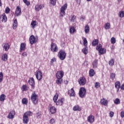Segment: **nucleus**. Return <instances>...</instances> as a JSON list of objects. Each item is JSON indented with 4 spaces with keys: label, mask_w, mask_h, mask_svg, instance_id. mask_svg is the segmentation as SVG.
Instances as JSON below:
<instances>
[{
    "label": "nucleus",
    "mask_w": 124,
    "mask_h": 124,
    "mask_svg": "<svg viewBox=\"0 0 124 124\" xmlns=\"http://www.w3.org/2000/svg\"><path fill=\"white\" fill-rule=\"evenodd\" d=\"M31 100L34 105H36L38 103V95L35 93V91H33L32 93Z\"/></svg>",
    "instance_id": "obj_1"
},
{
    "label": "nucleus",
    "mask_w": 124,
    "mask_h": 124,
    "mask_svg": "<svg viewBox=\"0 0 124 124\" xmlns=\"http://www.w3.org/2000/svg\"><path fill=\"white\" fill-rule=\"evenodd\" d=\"M87 93V90L84 87H81L79 89V91L78 93L79 96L81 98H84L86 96V93Z\"/></svg>",
    "instance_id": "obj_2"
},
{
    "label": "nucleus",
    "mask_w": 124,
    "mask_h": 124,
    "mask_svg": "<svg viewBox=\"0 0 124 124\" xmlns=\"http://www.w3.org/2000/svg\"><path fill=\"white\" fill-rule=\"evenodd\" d=\"M58 57L61 61H63L66 58V53L64 50L61 49L58 53Z\"/></svg>",
    "instance_id": "obj_3"
},
{
    "label": "nucleus",
    "mask_w": 124,
    "mask_h": 124,
    "mask_svg": "<svg viewBox=\"0 0 124 124\" xmlns=\"http://www.w3.org/2000/svg\"><path fill=\"white\" fill-rule=\"evenodd\" d=\"M28 83L30 86L31 87L32 90H34L35 88V81H34V79L33 78H31L30 80H28Z\"/></svg>",
    "instance_id": "obj_4"
},
{
    "label": "nucleus",
    "mask_w": 124,
    "mask_h": 124,
    "mask_svg": "<svg viewBox=\"0 0 124 124\" xmlns=\"http://www.w3.org/2000/svg\"><path fill=\"white\" fill-rule=\"evenodd\" d=\"M50 49L51 51L52 52H57V51L59 50L58 46H57V44L54 43H51Z\"/></svg>",
    "instance_id": "obj_5"
},
{
    "label": "nucleus",
    "mask_w": 124,
    "mask_h": 124,
    "mask_svg": "<svg viewBox=\"0 0 124 124\" xmlns=\"http://www.w3.org/2000/svg\"><path fill=\"white\" fill-rule=\"evenodd\" d=\"M66 8H67V3H65L61 8V15L63 16L64 14H65V10H66Z\"/></svg>",
    "instance_id": "obj_6"
},
{
    "label": "nucleus",
    "mask_w": 124,
    "mask_h": 124,
    "mask_svg": "<svg viewBox=\"0 0 124 124\" xmlns=\"http://www.w3.org/2000/svg\"><path fill=\"white\" fill-rule=\"evenodd\" d=\"M30 43L31 45L35 44L37 41H36V38L33 35H31L29 38Z\"/></svg>",
    "instance_id": "obj_7"
},
{
    "label": "nucleus",
    "mask_w": 124,
    "mask_h": 124,
    "mask_svg": "<svg viewBox=\"0 0 124 124\" xmlns=\"http://www.w3.org/2000/svg\"><path fill=\"white\" fill-rule=\"evenodd\" d=\"M36 72V78L37 79V80L40 81V80L42 79V72H41L40 71H37Z\"/></svg>",
    "instance_id": "obj_8"
},
{
    "label": "nucleus",
    "mask_w": 124,
    "mask_h": 124,
    "mask_svg": "<svg viewBox=\"0 0 124 124\" xmlns=\"http://www.w3.org/2000/svg\"><path fill=\"white\" fill-rule=\"evenodd\" d=\"M63 75H64V73L62 71H58L56 74L57 78H62L63 77Z\"/></svg>",
    "instance_id": "obj_9"
},
{
    "label": "nucleus",
    "mask_w": 124,
    "mask_h": 124,
    "mask_svg": "<svg viewBox=\"0 0 124 124\" xmlns=\"http://www.w3.org/2000/svg\"><path fill=\"white\" fill-rule=\"evenodd\" d=\"M78 83L79 85L84 86V85L86 84V78L84 77L80 78L78 80Z\"/></svg>",
    "instance_id": "obj_10"
},
{
    "label": "nucleus",
    "mask_w": 124,
    "mask_h": 124,
    "mask_svg": "<svg viewBox=\"0 0 124 124\" xmlns=\"http://www.w3.org/2000/svg\"><path fill=\"white\" fill-rule=\"evenodd\" d=\"M87 121L90 124H93L94 122V116L93 115H90L87 118Z\"/></svg>",
    "instance_id": "obj_11"
},
{
    "label": "nucleus",
    "mask_w": 124,
    "mask_h": 124,
    "mask_svg": "<svg viewBox=\"0 0 124 124\" xmlns=\"http://www.w3.org/2000/svg\"><path fill=\"white\" fill-rule=\"evenodd\" d=\"M0 19H2V22H3V23H6L7 21V16L4 13L0 16Z\"/></svg>",
    "instance_id": "obj_12"
},
{
    "label": "nucleus",
    "mask_w": 124,
    "mask_h": 124,
    "mask_svg": "<svg viewBox=\"0 0 124 124\" xmlns=\"http://www.w3.org/2000/svg\"><path fill=\"white\" fill-rule=\"evenodd\" d=\"M15 116V111L12 110L9 112V114L7 116L8 119H13Z\"/></svg>",
    "instance_id": "obj_13"
},
{
    "label": "nucleus",
    "mask_w": 124,
    "mask_h": 124,
    "mask_svg": "<svg viewBox=\"0 0 124 124\" xmlns=\"http://www.w3.org/2000/svg\"><path fill=\"white\" fill-rule=\"evenodd\" d=\"M21 8L17 6L16 9V16H19V15H21L22 14V12H21Z\"/></svg>",
    "instance_id": "obj_14"
},
{
    "label": "nucleus",
    "mask_w": 124,
    "mask_h": 124,
    "mask_svg": "<svg viewBox=\"0 0 124 124\" xmlns=\"http://www.w3.org/2000/svg\"><path fill=\"white\" fill-rule=\"evenodd\" d=\"M68 94H69V96L71 97V96H75V95H76V94H75V91H74V89H73V88H72L70 90H69L68 92Z\"/></svg>",
    "instance_id": "obj_15"
},
{
    "label": "nucleus",
    "mask_w": 124,
    "mask_h": 124,
    "mask_svg": "<svg viewBox=\"0 0 124 124\" xmlns=\"http://www.w3.org/2000/svg\"><path fill=\"white\" fill-rule=\"evenodd\" d=\"M29 117L23 115V124H27L28 123H29Z\"/></svg>",
    "instance_id": "obj_16"
},
{
    "label": "nucleus",
    "mask_w": 124,
    "mask_h": 124,
    "mask_svg": "<svg viewBox=\"0 0 124 124\" xmlns=\"http://www.w3.org/2000/svg\"><path fill=\"white\" fill-rule=\"evenodd\" d=\"M49 111L52 114H55L57 112V108L55 107H50L49 108Z\"/></svg>",
    "instance_id": "obj_17"
},
{
    "label": "nucleus",
    "mask_w": 124,
    "mask_h": 124,
    "mask_svg": "<svg viewBox=\"0 0 124 124\" xmlns=\"http://www.w3.org/2000/svg\"><path fill=\"white\" fill-rule=\"evenodd\" d=\"M115 87L116 89H117V92L118 93L119 91H120V88H121V83L120 81H117L115 82Z\"/></svg>",
    "instance_id": "obj_18"
},
{
    "label": "nucleus",
    "mask_w": 124,
    "mask_h": 124,
    "mask_svg": "<svg viewBox=\"0 0 124 124\" xmlns=\"http://www.w3.org/2000/svg\"><path fill=\"white\" fill-rule=\"evenodd\" d=\"M63 101H64V98H62L60 99H59L57 102H56V105H62V103H63Z\"/></svg>",
    "instance_id": "obj_19"
},
{
    "label": "nucleus",
    "mask_w": 124,
    "mask_h": 124,
    "mask_svg": "<svg viewBox=\"0 0 124 124\" xmlns=\"http://www.w3.org/2000/svg\"><path fill=\"white\" fill-rule=\"evenodd\" d=\"M44 7V5H37L35 7V9L36 11H39L41 9H42Z\"/></svg>",
    "instance_id": "obj_20"
},
{
    "label": "nucleus",
    "mask_w": 124,
    "mask_h": 124,
    "mask_svg": "<svg viewBox=\"0 0 124 124\" xmlns=\"http://www.w3.org/2000/svg\"><path fill=\"white\" fill-rule=\"evenodd\" d=\"M73 111H81L82 109H81V108L78 105L75 106L73 108Z\"/></svg>",
    "instance_id": "obj_21"
},
{
    "label": "nucleus",
    "mask_w": 124,
    "mask_h": 124,
    "mask_svg": "<svg viewBox=\"0 0 124 124\" xmlns=\"http://www.w3.org/2000/svg\"><path fill=\"white\" fill-rule=\"evenodd\" d=\"M25 49H26V44L23 43H21L20 45L19 52H22V51L25 50Z\"/></svg>",
    "instance_id": "obj_22"
},
{
    "label": "nucleus",
    "mask_w": 124,
    "mask_h": 124,
    "mask_svg": "<svg viewBox=\"0 0 124 124\" xmlns=\"http://www.w3.org/2000/svg\"><path fill=\"white\" fill-rule=\"evenodd\" d=\"M100 102L102 105H105V106H107V105L108 104V101L105 100L104 98L101 99Z\"/></svg>",
    "instance_id": "obj_23"
},
{
    "label": "nucleus",
    "mask_w": 124,
    "mask_h": 124,
    "mask_svg": "<svg viewBox=\"0 0 124 124\" xmlns=\"http://www.w3.org/2000/svg\"><path fill=\"white\" fill-rule=\"evenodd\" d=\"M105 53H106V49H104V48H101L99 49V55H103Z\"/></svg>",
    "instance_id": "obj_24"
},
{
    "label": "nucleus",
    "mask_w": 124,
    "mask_h": 124,
    "mask_svg": "<svg viewBox=\"0 0 124 124\" xmlns=\"http://www.w3.org/2000/svg\"><path fill=\"white\" fill-rule=\"evenodd\" d=\"M10 47V46H9L8 43L3 44V47L5 49V51H8V50H9Z\"/></svg>",
    "instance_id": "obj_25"
},
{
    "label": "nucleus",
    "mask_w": 124,
    "mask_h": 124,
    "mask_svg": "<svg viewBox=\"0 0 124 124\" xmlns=\"http://www.w3.org/2000/svg\"><path fill=\"white\" fill-rule=\"evenodd\" d=\"M98 62V60L96 59L93 61V62L92 63L93 68H96V67H97Z\"/></svg>",
    "instance_id": "obj_26"
},
{
    "label": "nucleus",
    "mask_w": 124,
    "mask_h": 124,
    "mask_svg": "<svg viewBox=\"0 0 124 124\" xmlns=\"http://www.w3.org/2000/svg\"><path fill=\"white\" fill-rule=\"evenodd\" d=\"M8 58V56H7V54H5L2 56L1 60L3 62H6L7 61Z\"/></svg>",
    "instance_id": "obj_27"
},
{
    "label": "nucleus",
    "mask_w": 124,
    "mask_h": 124,
    "mask_svg": "<svg viewBox=\"0 0 124 124\" xmlns=\"http://www.w3.org/2000/svg\"><path fill=\"white\" fill-rule=\"evenodd\" d=\"M32 112L29 111L26 112L23 115L26 117H31V116H32Z\"/></svg>",
    "instance_id": "obj_28"
},
{
    "label": "nucleus",
    "mask_w": 124,
    "mask_h": 124,
    "mask_svg": "<svg viewBox=\"0 0 124 124\" xmlns=\"http://www.w3.org/2000/svg\"><path fill=\"white\" fill-rule=\"evenodd\" d=\"M18 25V22L17 21V19H15L13 23V29L14 30H16V28H17V26Z\"/></svg>",
    "instance_id": "obj_29"
},
{
    "label": "nucleus",
    "mask_w": 124,
    "mask_h": 124,
    "mask_svg": "<svg viewBox=\"0 0 124 124\" xmlns=\"http://www.w3.org/2000/svg\"><path fill=\"white\" fill-rule=\"evenodd\" d=\"M82 51L84 55H87V54L88 53V46H85V48L82 49Z\"/></svg>",
    "instance_id": "obj_30"
},
{
    "label": "nucleus",
    "mask_w": 124,
    "mask_h": 124,
    "mask_svg": "<svg viewBox=\"0 0 124 124\" xmlns=\"http://www.w3.org/2000/svg\"><path fill=\"white\" fill-rule=\"evenodd\" d=\"M22 89L23 92H26L29 90V88L27 85H22Z\"/></svg>",
    "instance_id": "obj_31"
},
{
    "label": "nucleus",
    "mask_w": 124,
    "mask_h": 124,
    "mask_svg": "<svg viewBox=\"0 0 124 124\" xmlns=\"http://www.w3.org/2000/svg\"><path fill=\"white\" fill-rule=\"evenodd\" d=\"M62 83V78H57V80H56V84H57V85H61Z\"/></svg>",
    "instance_id": "obj_32"
},
{
    "label": "nucleus",
    "mask_w": 124,
    "mask_h": 124,
    "mask_svg": "<svg viewBox=\"0 0 124 124\" xmlns=\"http://www.w3.org/2000/svg\"><path fill=\"white\" fill-rule=\"evenodd\" d=\"M85 33H89L90 32V27L88 24L85 27Z\"/></svg>",
    "instance_id": "obj_33"
},
{
    "label": "nucleus",
    "mask_w": 124,
    "mask_h": 124,
    "mask_svg": "<svg viewBox=\"0 0 124 124\" xmlns=\"http://www.w3.org/2000/svg\"><path fill=\"white\" fill-rule=\"evenodd\" d=\"M98 44V40L95 39L92 42V46H96Z\"/></svg>",
    "instance_id": "obj_34"
},
{
    "label": "nucleus",
    "mask_w": 124,
    "mask_h": 124,
    "mask_svg": "<svg viewBox=\"0 0 124 124\" xmlns=\"http://www.w3.org/2000/svg\"><path fill=\"white\" fill-rule=\"evenodd\" d=\"M36 26V21L33 20L31 23V26L32 29H34Z\"/></svg>",
    "instance_id": "obj_35"
},
{
    "label": "nucleus",
    "mask_w": 124,
    "mask_h": 124,
    "mask_svg": "<svg viewBox=\"0 0 124 124\" xmlns=\"http://www.w3.org/2000/svg\"><path fill=\"white\" fill-rule=\"evenodd\" d=\"M5 95L4 94H2L0 96V101H4L5 100Z\"/></svg>",
    "instance_id": "obj_36"
},
{
    "label": "nucleus",
    "mask_w": 124,
    "mask_h": 124,
    "mask_svg": "<svg viewBox=\"0 0 124 124\" xmlns=\"http://www.w3.org/2000/svg\"><path fill=\"white\" fill-rule=\"evenodd\" d=\"M89 75L91 77L94 76V70L93 69H90L89 71Z\"/></svg>",
    "instance_id": "obj_37"
},
{
    "label": "nucleus",
    "mask_w": 124,
    "mask_h": 124,
    "mask_svg": "<svg viewBox=\"0 0 124 124\" xmlns=\"http://www.w3.org/2000/svg\"><path fill=\"white\" fill-rule=\"evenodd\" d=\"M59 97V95L58 94V93H56L55 94V95L53 97V101L56 103L57 102V100H58V98Z\"/></svg>",
    "instance_id": "obj_38"
},
{
    "label": "nucleus",
    "mask_w": 124,
    "mask_h": 124,
    "mask_svg": "<svg viewBox=\"0 0 124 124\" xmlns=\"http://www.w3.org/2000/svg\"><path fill=\"white\" fill-rule=\"evenodd\" d=\"M22 103L26 105V104H28V99L26 98H23L22 100Z\"/></svg>",
    "instance_id": "obj_39"
},
{
    "label": "nucleus",
    "mask_w": 124,
    "mask_h": 124,
    "mask_svg": "<svg viewBox=\"0 0 124 124\" xmlns=\"http://www.w3.org/2000/svg\"><path fill=\"white\" fill-rule=\"evenodd\" d=\"M114 102L115 104L116 105H118V104H120L121 103V101L120 100V99L119 98H116L114 101Z\"/></svg>",
    "instance_id": "obj_40"
},
{
    "label": "nucleus",
    "mask_w": 124,
    "mask_h": 124,
    "mask_svg": "<svg viewBox=\"0 0 124 124\" xmlns=\"http://www.w3.org/2000/svg\"><path fill=\"white\" fill-rule=\"evenodd\" d=\"M119 16L120 18H124V11H120L119 13Z\"/></svg>",
    "instance_id": "obj_41"
},
{
    "label": "nucleus",
    "mask_w": 124,
    "mask_h": 124,
    "mask_svg": "<svg viewBox=\"0 0 124 124\" xmlns=\"http://www.w3.org/2000/svg\"><path fill=\"white\" fill-rule=\"evenodd\" d=\"M110 23H107L105 24V29L106 30H109V29H110Z\"/></svg>",
    "instance_id": "obj_42"
},
{
    "label": "nucleus",
    "mask_w": 124,
    "mask_h": 124,
    "mask_svg": "<svg viewBox=\"0 0 124 124\" xmlns=\"http://www.w3.org/2000/svg\"><path fill=\"white\" fill-rule=\"evenodd\" d=\"M70 33H74L75 32V28H74V27H72L70 28Z\"/></svg>",
    "instance_id": "obj_43"
},
{
    "label": "nucleus",
    "mask_w": 124,
    "mask_h": 124,
    "mask_svg": "<svg viewBox=\"0 0 124 124\" xmlns=\"http://www.w3.org/2000/svg\"><path fill=\"white\" fill-rule=\"evenodd\" d=\"M83 38V45L84 46H87L88 45V41L87 40V39L86 38Z\"/></svg>",
    "instance_id": "obj_44"
},
{
    "label": "nucleus",
    "mask_w": 124,
    "mask_h": 124,
    "mask_svg": "<svg viewBox=\"0 0 124 124\" xmlns=\"http://www.w3.org/2000/svg\"><path fill=\"white\" fill-rule=\"evenodd\" d=\"M41 112L39 111L38 113L36 114V116L37 118V119H40L41 118Z\"/></svg>",
    "instance_id": "obj_45"
},
{
    "label": "nucleus",
    "mask_w": 124,
    "mask_h": 124,
    "mask_svg": "<svg viewBox=\"0 0 124 124\" xmlns=\"http://www.w3.org/2000/svg\"><path fill=\"white\" fill-rule=\"evenodd\" d=\"M110 41L112 44H115V43H116V38H115L114 37H112L111 38Z\"/></svg>",
    "instance_id": "obj_46"
},
{
    "label": "nucleus",
    "mask_w": 124,
    "mask_h": 124,
    "mask_svg": "<svg viewBox=\"0 0 124 124\" xmlns=\"http://www.w3.org/2000/svg\"><path fill=\"white\" fill-rule=\"evenodd\" d=\"M3 79V74H2V72H0V83H1V82H2Z\"/></svg>",
    "instance_id": "obj_47"
},
{
    "label": "nucleus",
    "mask_w": 124,
    "mask_h": 124,
    "mask_svg": "<svg viewBox=\"0 0 124 124\" xmlns=\"http://www.w3.org/2000/svg\"><path fill=\"white\" fill-rule=\"evenodd\" d=\"M114 60L111 59L109 62V65H111V66H113V65H114Z\"/></svg>",
    "instance_id": "obj_48"
},
{
    "label": "nucleus",
    "mask_w": 124,
    "mask_h": 124,
    "mask_svg": "<svg viewBox=\"0 0 124 124\" xmlns=\"http://www.w3.org/2000/svg\"><path fill=\"white\" fill-rule=\"evenodd\" d=\"M56 2L57 0H50V3L52 4V5H56Z\"/></svg>",
    "instance_id": "obj_49"
},
{
    "label": "nucleus",
    "mask_w": 124,
    "mask_h": 124,
    "mask_svg": "<svg viewBox=\"0 0 124 124\" xmlns=\"http://www.w3.org/2000/svg\"><path fill=\"white\" fill-rule=\"evenodd\" d=\"M9 12H10V8H9V7H7L5 9V13H6V14H8V13H9Z\"/></svg>",
    "instance_id": "obj_50"
},
{
    "label": "nucleus",
    "mask_w": 124,
    "mask_h": 124,
    "mask_svg": "<svg viewBox=\"0 0 124 124\" xmlns=\"http://www.w3.org/2000/svg\"><path fill=\"white\" fill-rule=\"evenodd\" d=\"M115 76H116V75H115V74L112 73L110 75V78H111L112 80H114V79H115Z\"/></svg>",
    "instance_id": "obj_51"
},
{
    "label": "nucleus",
    "mask_w": 124,
    "mask_h": 124,
    "mask_svg": "<svg viewBox=\"0 0 124 124\" xmlns=\"http://www.w3.org/2000/svg\"><path fill=\"white\" fill-rule=\"evenodd\" d=\"M95 88H98L100 87V83L99 82H95Z\"/></svg>",
    "instance_id": "obj_52"
},
{
    "label": "nucleus",
    "mask_w": 124,
    "mask_h": 124,
    "mask_svg": "<svg viewBox=\"0 0 124 124\" xmlns=\"http://www.w3.org/2000/svg\"><path fill=\"white\" fill-rule=\"evenodd\" d=\"M75 19H76V16H73L71 19V21L73 22V23H74Z\"/></svg>",
    "instance_id": "obj_53"
},
{
    "label": "nucleus",
    "mask_w": 124,
    "mask_h": 124,
    "mask_svg": "<svg viewBox=\"0 0 124 124\" xmlns=\"http://www.w3.org/2000/svg\"><path fill=\"white\" fill-rule=\"evenodd\" d=\"M57 61V59L56 58H53L51 61H50V63H53V62H55Z\"/></svg>",
    "instance_id": "obj_54"
},
{
    "label": "nucleus",
    "mask_w": 124,
    "mask_h": 124,
    "mask_svg": "<svg viewBox=\"0 0 124 124\" xmlns=\"http://www.w3.org/2000/svg\"><path fill=\"white\" fill-rule=\"evenodd\" d=\"M49 123L50 124H55V119H51L50 121H49Z\"/></svg>",
    "instance_id": "obj_55"
},
{
    "label": "nucleus",
    "mask_w": 124,
    "mask_h": 124,
    "mask_svg": "<svg viewBox=\"0 0 124 124\" xmlns=\"http://www.w3.org/2000/svg\"><path fill=\"white\" fill-rule=\"evenodd\" d=\"M121 118H124V111H122L121 112Z\"/></svg>",
    "instance_id": "obj_56"
},
{
    "label": "nucleus",
    "mask_w": 124,
    "mask_h": 124,
    "mask_svg": "<svg viewBox=\"0 0 124 124\" xmlns=\"http://www.w3.org/2000/svg\"><path fill=\"white\" fill-rule=\"evenodd\" d=\"M25 3V4H26L27 5V6H29V5H30V4H31V2H30V1H27Z\"/></svg>",
    "instance_id": "obj_57"
},
{
    "label": "nucleus",
    "mask_w": 124,
    "mask_h": 124,
    "mask_svg": "<svg viewBox=\"0 0 124 124\" xmlns=\"http://www.w3.org/2000/svg\"><path fill=\"white\" fill-rule=\"evenodd\" d=\"M22 56H23V57H27V56H28V54H27V52H23L22 53Z\"/></svg>",
    "instance_id": "obj_58"
},
{
    "label": "nucleus",
    "mask_w": 124,
    "mask_h": 124,
    "mask_svg": "<svg viewBox=\"0 0 124 124\" xmlns=\"http://www.w3.org/2000/svg\"><path fill=\"white\" fill-rule=\"evenodd\" d=\"M76 1L77 3L78 4V5H80L81 3V0H76Z\"/></svg>",
    "instance_id": "obj_59"
},
{
    "label": "nucleus",
    "mask_w": 124,
    "mask_h": 124,
    "mask_svg": "<svg viewBox=\"0 0 124 124\" xmlns=\"http://www.w3.org/2000/svg\"><path fill=\"white\" fill-rule=\"evenodd\" d=\"M110 116L111 117V118H112V117H113L114 116V112H110L109 113Z\"/></svg>",
    "instance_id": "obj_60"
},
{
    "label": "nucleus",
    "mask_w": 124,
    "mask_h": 124,
    "mask_svg": "<svg viewBox=\"0 0 124 124\" xmlns=\"http://www.w3.org/2000/svg\"><path fill=\"white\" fill-rule=\"evenodd\" d=\"M99 49H101L98 46H97L96 47V50L99 51Z\"/></svg>",
    "instance_id": "obj_61"
},
{
    "label": "nucleus",
    "mask_w": 124,
    "mask_h": 124,
    "mask_svg": "<svg viewBox=\"0 0 124 124\" xmlns=\"http://www.w3.org/2000/svg\"><path fill=\"white\" fill-rule=\"evenodd\" d=\"M121 90H124V84L120 87Z\"/></svg>",
    "instance_id": "obj_62"
},
{
    "label": "nucleus",
    "mask_w": 124,
    "mask_h": 124,
    "mask_svg": "<svg viewBox=\"0 0 124 124\" xmlns=\"http://www.w3.org/2000/svg\"><path fill=\"white\" fill-rule=\"evenodd\" d=\"M85 19H86L85 17H81L80 18V20H81V21H84V20H85Z\"/></svg>",
    "instance_id": "obj_63"
},
{
    "label": "nucleus",
    "mask_w": 124,
    "mask_h": 124,
    "mask_svg": "<svg viewBox=\"0 0 124 124\" xmlns=\"http://www.w3.org/2000/svg\"><path fill=\"white\" fill-rule=\"evenodd\" d=\"M99 47H100L101 48H102V45H101V44H99V46H98Z\"/></svg>",
    "instance_id": "obj_64"
}]
</instances>
